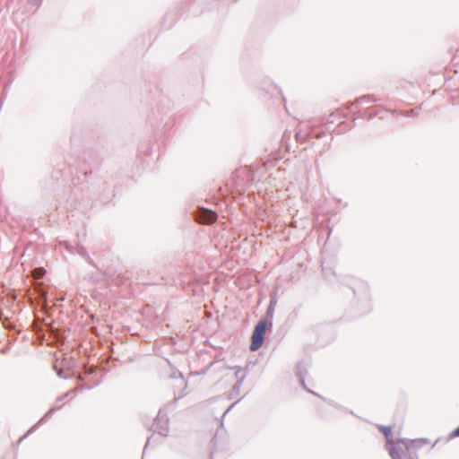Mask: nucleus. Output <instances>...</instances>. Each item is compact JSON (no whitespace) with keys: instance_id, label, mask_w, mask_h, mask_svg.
<instances>
[{"instance_id":"6","label":"nucleus","mask_w":459,"mask_h":459,"mask_svg":"<svg viewBox=\"0 0 459 459\" xmlns=\"http://www.w3.org/2000/svg\"><path fill=\"white\" fill-rule=\"evenodd\" d=\"M459 437V427L456 428L455 430H453L450 434H449V437L450 438H454V437Z\"/></svg>"},{"instance_id":"5","label":"nucleus","mask_w":459,"mask_h":459,"mask_svg":"<svg viewBox=\"0 0 459 459\" xmlns=\"http://www.w3.org/2000/svg\"><path fill=\"white\" fill-rule=\"evenodd\" d=\"M380 430L383 432V434L385 435V437L387 438V441L388 440H391L390 439V436L392 434V429L390 427H380L379 428Z\"/></svg>"},{"instance_id":"3","label":"nucleus","mask_w":459,"mask_h":459,"mask_svg":"<svg viewBox=\"0 0 459 459\" xmlns=\"http://www.w3.org/2000/svg\"><path fill=\"white\" fill-rule=\"evenodd\" d=\"M197 220L202 224H212L217 220V214L212 210L202 208L198 212Z\"/></svg>"},{"instance_id":"2","label":"nucleus","mask_w":459,"mask_h":459,"mask_svg":"<svg viewBox=\"0 0 459 459\" xmlns=\"http://www.w3.org/2000/svg\"><path fill=\"white\" fill-rule=\"evenodd\" d=\"M267 328V322L265 320H260L257 325H255L252 338H251V344H250V350L255 351H257L264 342V333Z\"/></svg>"},{"instance_id":"1","label":"nucleus","mask_w":459,"mask_h":459,"mask_svg":"<svg viewBox=\"0 0 459 459\" xmlns=\"http://www.w3.org/2000/svg\"><path fill=\"white\" fill-rule=\"evenodd\" d=\"M427 444L429 441L423 438L388 440L386 449L392 459H417V450Z\"/></svg>"},{"instance_id":"4","label":"nucleus","mask_w":459,"mask_h":459,"mask_svg":"<svg viewBox=\"0 0 459 459\" xmlns=\"http://www.w3.org/2000/svg\"><path fill=\"white\" fill-rule=\"evenodd\" d=\"M46 271L43 268H36L32 271V276L34 279H40L45 274Z\"/></svg>"}]
</instances>
